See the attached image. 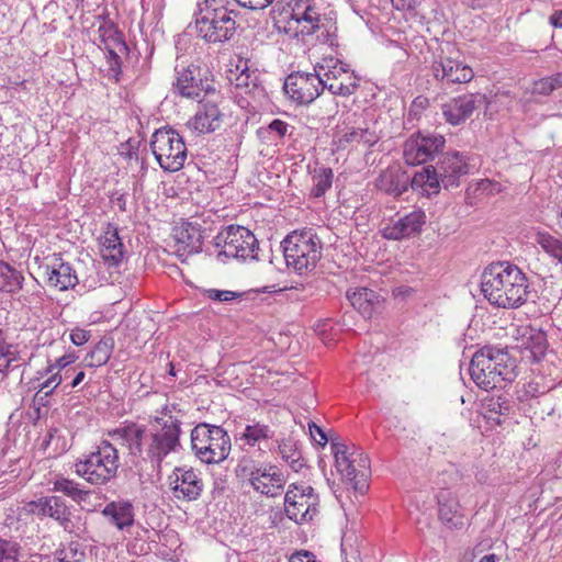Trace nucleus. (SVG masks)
Masks as SVG:
<instances>
[{
	"label": "nucleus",
	"instance_id": "31",
	"mask_svg": "<svg viewBox=\"0 0 562 562\" xmlns=\"http://www.w3.org/2000/svg\"><path fill=\"white\" fill-rule=\"evenodd\" d=\"M274 437V430L268 424L259 420H250L239 435L243 446L256 447L259 449L261 445H267Z\"/></svg>",
	"mask_w": 562,
	"mask_h": 562
},
{
	"label": "nucleus",
	"instance_id": "34",
	"mask_svg": "<svg viewBox=\"0 0 562 562\" xmlns=\"http://www.w3.org/2000/svg\"><path fill=\"white\" fill-rule=\"evenodd\" d=\"M102 513L121 530L131 527L134 522V508L128 502L109 503Z\"/></svg>",
	"mask_w": 562,
	"mask_h": 562
},
{
	"label": "nucleus",
	"instance_id": "55",
	"mask_svg": "<svg viewBox=\"0 0 562 562\" xmlns=\"http://www.w3.org/2000/svg\"><path fill=\"white\" fill-rule=\"evenodd\" d=\"M308 429H310L312 439L317 445L325 446L327 443V441H328L327 436H326L325 431L319 426H317L315 423H310Z\"/></svg>",
	"mask_w": 562,
	"mask_h": 562
},
{
	"label": "nucleus",
	"instance_id": "36",
	"mask_svg": "<svg viewBox=\"0 0 562 562\" xmlns=\"http://www.w3.org/2000/svg\"><path fill=\"white\" fill-rule=\"evenodd\" d=\"M20 360L19 346L9 342L7 333L0 328V379H2L10 369L19 367Z\"/></svg>",
	"mask_w": 562,
	"mask_h": 562
},
{
	"label": "nucleus",
	"instance_id": "48",
	"mask_svg": "<svg viewBox=\"0 0 562 562\" xmlns=\"http://www.w3.org/2000/svg\"><path fill=\"white\" fill-rule=\"evenodd\" d=\"M78 359L75 351L66 352L65 355L60 356L59 358L55 359L54 362L50 360L47 361V366L45 368V372L49 373L52 371L59 372L67 368L68 366L72 364Z\"/></svg>",
	"mask_w": 562,
	"mask_h": 562
},
{
	"label": "nucleus",
	"instance_id": "51",
	"mask_svg": "<svg viewBox=\"0 0 562 562\" xmlns=\"http://www.w3.org/2000/svg\"><path fill=\"white\" fill-rule=\"evenodd\" d=\"M8 273L5 274V283L3 284V289L7 292L14 293L22 288V282L24 280L23 276L13 269L7 267Z\"/></svg>",
	"mask_w": 562,
	"mask_h": 562
},
{
	"label": "nucleus",
	"instance_id": "49",
	"mask_svg": "<svg viewBox=\"0 0 562 562\" xmlns=\"http://www.w3.org/2000/svg\"><path fill=\"white\" fill-rule=\"evenodd\" d=\"M204 295L215 302H232L241 297L243 294L231 290L206 289Z\"/></svg>",
	"mask_w": 562,
	"mask_h": 562
},
{
	"label": "nucleus",
	"instance_id": "43",
	"mask_svg": "<svg viewBox=\"0 0 562 562\" xmlns=\"http://www.w3.org/2000/svg\"><path fill=\"white\" fill-rule=\"evenodd\" d=\"M532 334L529 336L527 341L525 342V351L528 352L526 357L530 358L532 361H540L547 350V338L543 331L540 330H531Z\"/></svg>",
	"mask_w": 562,
	"mask_h": 562
},
{
	"label": "nucleus",
	"instance_id": "32",
	"mask_svg": "<svg viewBox=\"0 0 562 562\" xmlns=\"http://www.w3.org/2000/svg\"><path fill=\"white\" fill-rule=\"evenodd\" d=\"M347 64L337 57L325 56L319 63L314 66V71L317 77L322 79V89L329 91V83L335 86L337 79L340 78L339 74L344 70Z\"/></svg>",
	"mask_w": 562,
	"mask_h": 562
},
{
	"label": "nucleus",
	"instance_id": "2",
	"mask_svg": "<svg viewBox=\"0 0 562 562\" xmlns=\"http://www.w3.org/2000/svg\"><path fill=\"white\" fill-rule=\"evenodd\" d=\"M481 291L494 306L517 308L528 300L529 284L520 268L508 261H499L484 269Z\"/></svg>",
	"mask_w": 562,
	"mask_h": 562
},
{
	"label": "nucleus",
	"instance_id": "61",
	"mask_svg": "<svg viewBox=\"0 0 562 562\" xmlns=\"http://www.w3.org/2000/svg\"><path fill=\"white\" fill-rule=\"evenodd\" d=\"M85 378H86V373L82 370L78 371L70 383V387L75 389L78 385H80V383L85 380Z\"/></svg>",
	"mask_w": 562,
	"mask_h": 562
},
{
	"label": "nucleus",
	"instance_id": "28",
	"mask_svg": "<svg viewBox=\"0 0 562 562\" xmlns=\"http://www.w3.org/2000/svg\"><path fill=\"white\" fill-rule=\"evenodd\" d=\"M439 518L448 528L463 526V512L457 497L448 490L441 491L438 496Z\"/></svg>",
	"mask_w": 562,
	"mask_h": 562
},
{
	"label": "nucleus",
	"instance_id": "5",
	"mask_svg": "<svg viewBox=\"0 0 562 562\" xmlns=\"http://www.w3.org/2000/svg\"><path fill=\"white\" fill-rule=\"evenodd\" d=\"M226 0H204L195 13L194 30L206 43L229 41L236 31V13Z\"/></svg>",
	"mask_w": 562,
	"mask_h": 562
},
{
	"label": "nucleus",
	"instance_id": "52",
	"mask_svg": "<svg viewBox=\"0 0 562 562\" xmlns=\"http://www.w3.org/2000/svg\"><path fill=\"white\" fill-rule=\"evenodd\" d=\"M552 91H554V86L550 77H544L533 82L532 93L549 95Z\"/></svg>",
	"mask_w": 562,
	"mask_h": 562
},
{
	"label": "nucleus",
	"instance_id": "1",
	"mask_svg": "<svg viewBox=\"0 0 562 562\" xmlns=\"http://www.w3.org/2000/svg\"><path fill=\"white\" fill-rule=\"evenodd\" d=\"M186 415L183 404L166 401L155 411L149 430L145 426L130 424L116 428L110 436L126 446L131 454L149 461L153 468L159 469L167 456L181 449V425Z\"/></svg>",
	"mask_w": 562,
	"mask_h": 562
},
{
	"label": "nucleus",
	"instance_id": "38",
	"mask_svg": "<svg viewBox=\"0 0 562 562\" xmlns=\"http://www.w3.org/2000/svg\"><path fill=\"white\" fill-rule=\"evenodd\" d=\"M52 491L56 493H61L65 496L71 498L76 503L83 502L88 496V492L81 488L78 482L61 475L57 476L53 481Z\"/></svg>",
	"mask_w": 562,
	"mask_h": 562
},
{
	"label": "nucleus",
	"instance_id": "56",
	"mask_svg": "<svg viewBox=\"0 0 562 562\" xmlns=\"http://www.w3.org/2000/svg\"><path fill=\"white\" fill-rule=\"evenodd\" d=\"M237 3L250 10H262L270 5L273 0H236Z\"/></svg>",
	"mask_w": 562,
	"mask_h": 562
},
{
	"label": "nucleus",
	"instance_id": "53",
	"mask_svg": "<svg viewBox=\"0 0 562 562\" xmlns=\"http://www.w3.org/2000/svg\"><path fill=\"white\" fill-rule=\"evenodd\" d=\"M90 336H91L90 330L79 328V327L71 329L70 335H69L70 340L75 346L85 345L89 340Z\"/></svg>",
	"mask_w": 562,
	"mask_h": 562
},
{
	"label": "nucleus",
	"instance_id": "35",
	"mask_svg": "<svg viewBox=\"0 0 562 562\" xmlns=\"http://www.w3.org/2000/svg\"><path fill=\"white\" fill-rule=\"evenodd\" d=\"M440 175L432 166L423 168L422 171L416 172L411 180L413 189H420L422 193L430 196L437 194L440 188Z\"/></svg>",
	"mask_w": 562,
	"mask_h": 562
},
{
	"label": "nucleus",
	"instance_id": "42",
	"mask_svg": "<svg viewBox=\"0 0 562 562\" xmlns=\"http://www.w3.org/2000/svg\"><path fill=\"white\" fill-rule=\"evenodd\" d=\"M279 451L282 459L290 465V468L299 472L304 465V459L301 450L297 448L296 442L292 440H282L279 443Z\"/></svg>",
	"mask_w": 562,
	"mask_h": 562
},
{
	"label": "nucleus",
	"instance_id": "21",
	"mask_svg": "<svg viewBox=\"0 0 562 562\" xmlns=\"http://www.w3.org/2000/svg\"><path fill=\"white\" fill-rule=\"evenodd\" d=\"M426 224V214L423 210H414L396 220H391L381 229L385 239L402 240L418 235Z\"/></svg>",
	"mask_w": 562,
	"mask_h": 562
},
{
	"label": "nucleus",
	"instance_id": "20",
	"mask_svg": "<svg viewBox=\"0 0 562 562\" xmlns=\"http://www.w3.org/2000/svg\"><path fill=\"white\" fill-rule=\"evenodd\" d=\"M175 498L180 501H196L203 491L200 473L192 468H176L169 476Z\"/></svg>",
	"mask_w": 562,
	"mask_h": 562
},
{
	"label": "nucleus",
	"instance_id": "57",
	"mask_svg": "<svg viewBox=\"0 0 562 562\" xmlns=\"http://www.w3.org/2000/svg\"><path fill=\"white\" fill-rule=\"evenodd\" d=\"M268 130L272 133H276L279 138H282L288 133L289 124L284 121L276 119L268 125Z\"/></svg>",
	"mask_w": 562,
	"mask_h": 562
},
{
	"label": "nucleus",
	"instance_id": "63",
	"mask_svg": "<svg viewBox=\"0 0 562 562\" xmlns=\"http://www.w3.org/2000/svg\"><path fill=\"white\" fill-rule=\"evenodd\" d=\"M114 203L119 206V209H120L121 211H125V206H126V199H125V196H124V195H120V196H117V198L115 199V202H114Z\"/></svg>",
	"mask_w": 562,
	"mask_h": 562
},
{
	"label": "nucleus",
	"instance_id": "19",
	"mask_svg": "<svg viewBox=\"0 0 562 562\" xmlns=\"http://www.w3.org/2000/svg\"><path fill=\"white\" fill-rule=\"evenodd\" d=\"M442 186L448 189L457 187L461 176L472 173L477 169L475 159L460 153L447 154L436 168Z\"/></svg>",
	"mask_w": 562,
	"mask_h": 562
},
{
	"label": "nucleus",
	"instance_id": "39",
	"mask_svg": "<svg viewBox=\"0 0 562 562\" xmlns=\"http://www.w3.org/2000/svg\"><path fill=\"white\" fill-rule=\"evenodd\" d=\"M535 241L554 261L562 265V239L544 231H537Z\"/></svg>",
	"mask_w": 562,
	"mask_h": 562
},
{
	"label": "nucleus",
	"instance_id": "13",
	"mask_svg": "<svg viewBox=\"0 0 562 562\" xmlns=\"http://www.w3.org/2000/svg\"><path fill=\"white\" fill-rule=\"evenodd\" d=\"M237 471L248 477L254 490L262 495L274 497L283 488L284 477L276 465L257 464L249 458L243 457L238 462Z\"/></svg>",
	"mask_w": 562,
	"mask_h": 562
},
{
	"label": "nucleus",
	"instance_id": "10",
	"mask_svg": "<svg viewBox=\"0 0 562 562\" xmlns=\"http://www.w3.org/2000/svg\"><path fill=\"white\" fill-rule=\"evenodd\" d=\"M151 151L159 164L167 172L180 170L187 159V146L182 136L172 128L157 130L150 140Z\"/></svg>",
	"mask_w": 562,
	"mask_h": 562
},
{
	"label": "nucleus",
	"instance_id": "23",
	"mask_svg": "<svg viewBox=\"0 0 562 562\" xmlns=\"http://www.w3.org/2000/svg\"><path fill=\"white\" fill-rule=\"evenodd\" d=\"M175 252L186 261L190 255L202 250V231L200 225L183 222L173 228Z\"/></svg>",
	"mask_w": 562,
	"mask_h": 562
},
{
	"label": "nucleus",
	"instance_id": "50",
	"mask_svg": "<svg viewBox=\"0 0 562 562\" xmlns=\"http://www.w3.org/2000/svg\"><path fill=\"white\" fill-rule=\"evenodd\" d=\"M105 52H106V63L109 65L108 76H109V78H112L117 81L120 79V75H121V58L119 56V53H121V52L114 50V49H110V50H105Z\"/></svg>",
	"mask_w": 562,
	"mask_h": 562
},
{
	"label": "nucleus",
	"instance_id": "40",
	"mask_svg": "<svg viewBox=\"0 0 562 562\" xmlns=\"http://www.w3.org/2000/svg\"><path fill=\"white\" fill-rule=\"evenodd\" d=\"M311 177L313 182L311 195L313 198L323 196L331 188L334 173L330 168L316 166L311 171Z\"/></svg>",
	"mask_w": 562,
	"mask_h": 562
},
{
	"label": "nucleus",
	"instance_id": "44",
	"mask_svg": "<svg viewBox=\"0 0 562 562\" xmlns=\"http://www.w3.org/2000/svg\"><path fill=\"white\" fill-rule=\"evenodd\" d=\"M85 551L78 542H70L59 548L54 555V562H83Z\"/></svg>",
	"mask_w": 562,
	"mask_h": 562
},
{
	"label": "nucleus",
	"instance_id": "14",
	"mask_svg": "<svg viewBox=\"0 0 562 562\" xmlns=\"http://www.w3.org/2000/svg\"><path fill=\"white\" fill-rule=\"evenodd\" d=\"M338 143L342 146L362 145L372 147L380 140L375 124L369 122L361 112H344L338 125Z\"/></svg>",
	"mask_w": 562,
	"mask_h": 562
},
{
	"label": "nucleus",
	"instance_id": "25",
	"mask_svg": "<svg viewBox=\"0 0 562 562\" xmlns=\"http://www.w3.org/2000/svg\"><path fill=\"white\" fill-rule=\"evenodd\" d=\"M483 101L484 95L481 93L459 95L442 105L443 116L451 125H459L470 117Z\"/></svg>",
	"mask_w": 562,
	"mask_h": 562
},
{
	"label": "nucleus",
	"instance_id": "60",
	"mask_svg": "<svg viewBox=\"0 0 562 562\" xmlns=\"http://www.w3.org/2000/svg\"><path fill=\"white\" fill-rule=\"evenodd\" d=\"M550 23L554 27H562V11H557L550 16Z\"/></svg>",
	"mask_w": 562,
	"mask_h": 562
},
{
	"label": "nucleus",
	"instance_id": "30",
	"mask_svg": "<svg viewBox=\"0 0 562 562\" xmlns=\"http://www.w3.org/2000/svg\"><path fill=\"white\" fill-rule=\"evenodd\" d=\"M409 177L398 167H391L384 170L375 181L379 190L395 196L407 191Z\"/></svg>",
	"mask_w": 562,
	"mask_h": 562
},
{
	"label": "nucleus",
	"instance_id": "64",
	"mask_svg": "<svg viewBox=\"0 0 562 562\" xmlns=\"http://www.w3.org/2000/svg\"><path fill=\"white\" fill-rule=\"evenodd\" d=\"M497 557L495 554L484 555L479 562H496Z\"/></svg>",
	"mask_w": 562,
	"mask_h": 562
},
{
	"label": "nucleus",
	"instance_id": "59",
	"mask_svg": "<svg viewBox=\"0 0 562 562\" xmlns=\"http://www.w3.org/2000/svg\"><path fill=\"white\" fill-rule=\"evenodd\" d=\"M396 10L411 11L416 8V0H391Z\"/></svg>",
	"mask_w": 562,
	"mask_h": 562
},
{
	"label": "nucleus",
	"instance_id": "11",
	"mask_svg": "<svg viewBox=\"0 0 562 562\" xmlns=\"http://www.w3.org/2000/svg\"><path fill=\"white\" fill-rule=\"evenodd\" d=\"M172 87L179 95L193 100L215 91L206 71L199 65L188 63L183 56H178L176 59Z\"/></svg>",
	"mask_w": 562,
	"mask_h": 562
},
{
	"label": "nucleus",
	"instance_id": "26",
	"mask_svg": "<svg viewBox=\"0 0 562 562\" xmlns=\"http://www.w3.org/2000/svg\"><path fill=\"white\" fill-rule=\"evenodd\" d=\"M222 113L213 101L200 102L198 111L188 121L187 127L196 134H206L220 128Z\"/></svg>",
	"mask_w": 562,
	"mask_h": 562
},
{
	"label": "nucleus",
	"instance_id": "41",
	"mask_svg": "<svg viewBox=\"0 0 562 562\" xmlns=\"http://www.w3.org/2000/svg\"><path fill=\"white\" fill-rule=\"evenodd\" d=\"M114 342L112 338L101 339L92 350L86 356L85 361L88 367L98 368L105 364L113 352Z\"/></svg>",
	"mask_w": 562,
	"mask_h": 562
},
{
	"label": "nucleus",
	"instance_id": "6",
	"mask_svg": "<svg viewBox=\"0 0 562 562\" xmlns=\"http://www.w3.org/2000/svg\"><path fill=\"white\" fill-rule=\"evenodd\" d=\"M288 268L299 274L314 270L322 258V243L313 229L294 231L282 241Z\"/></svg>",
	"mask_w": 562,
	"mask_h": 562
},
{
	"label": "nucleus",
	"instance_id": "54",
	"mask_svg": "<svg viewBox=\"0 0 562 562\" xmlns=\"http://www.w3.org/2000/svg\"><path fill=\"white\" fill-rule=\"evenodd\" d=\"M486 406L491 413H495L497 415H505L509 413L508 403L505 401L501 402V397L488 400Z\"/></svg>",
	"mask_w": 562,
	"mask_h": 562
},
{
	"label": "nucleus",
	"instance_id": "62",
	"mask_svg": "<svg viewBox=\"0 0 562 562\" xmlns=\"http://www.w3.org/2000/svg\"><path fill=\"white\" fill-rule=\"evenodd\" d=\"M550 80L552 81V85L554 86V90L562 88V72H558V74L550 76Z\"/></svg>",
	"mask_w": 562,
	"mask_h": 562
},
{
	"label": "nucleus",
	"instance_id": "18",
	"mask_svg": "<svg viewBox=\"0 0 562 562\" xmlns=\"http://www.w3.org/2000/svg\"><path fill=\"white\" fill-rule=\"evenodd\" d=\"M431 74L445 85L467 83L474 78L473 69L463 60L440 54L431 63Z\"/></svg>",
	"mask_w": 562,
	"mask_h": 562
},
{
	"label": "nucleus",
	"instance_id": "24",
	"mask_svg": "<svg viewBox=\"0 0 562 562\" xmlns=\"http://www.w3.org/2000/svg\"><path fill=\"white\" fill-rule=\"evenodd\" d=\"M49 286L59 291L72 289L78 283V277L69 262L54 255L41 267Z\"/></svg>",
	"mask_w": 562,
	"mask_h": 562
},
{
	"label": "nucleus",
	"instance_id": "12",
	"mask_svg": "<svg viewBox=\"0 0 562 562\" xmlns=\"http://www.w3.org/2000/svg\"><path fill=\"white\" fill-rule=\"evenodd\" d=\"M222 249L218 257L239 260H258L259 245L252 232L244 226L231 225L216 237Z\"/></svg>",
	"mask_w": 562,
	"mask_h": 562
},
{
	"label": "nucleus",
	"instance_id": "8",
	"mask_svg": "<svg viewBox=\"0 0 562 562\" xmlns=\"http://www.w3.org/2000/svg\"><path fill=\"white\" fill-rule=\"evenodd\" d=\"M330 450L340 479L356 492L363 493L370 475L368 456L360 448L342 442H331Z\"/></svg>",
	"mask_w": 562,
	"mask_h": 562
},
{
	"label": "nucleus",
	"instance_id": "7",
	"mask_svg": "<svg viewBox=\"0 0 562 562\" xmlns=\"http://www.w3.org/2000/svg\"><path fill=\"white\" fill-rule=\"evenodd\" d=\"M119 465L117 449L103 440L93 451L75 463V471L88 483L103 485L116 476Z\"/></svg>",
	"mask_w": 562,
	"mask_h": 562
},
{
	"label": "nucleus",
	"instance_id": "45",
	"mask_svg": "<svg viewBox=\"0 0 562 562\" xmlns=\"http://www.w3.org/2000/svg\"><path fill=\"white\" fill-rule=\"evenodd\" d=\"M236 71L239 74L229 80L235 82L236 88L245 89L246 91H250L251 88L257 86V75L255 71H250L246 65V63H240L236 66Z\"/></svg>",
	"mask_w": 562,
	"mask_h": 562
},
{
	"label": "nucleus",
	"instance_id": "9",
	"mask_svg": "<svg viewBox=\"0 0 562 562\" xmlns=\"http://www.w3.org/2000/svg\"><path fill=\"white\" fill-rule=\"evenodd\" d=\"M191 446L196 458L206 464L224 461L232 447L231 438L223 427L206 423L192 429Z\"/></svg>",
	"mask_w": 562,
	"mask_h": 562
},
{
	"label": "nucleus",
	"instance_id": "46",
	"mask_svg": "<svg viewBox=\"0 0 562 562\" xmlns=\"http://www.w3.org/2000/svg\"><path fill=\"white\" fill-rule=\"evenodd\" d=\"M0 562H24L21 547L16 542L0 538Z\"/></svg>",
	"mask_w": 562,
	"mask_h": 562
},
{
	"label": "nucleus",
	"instance_id": "16",
	"mask_svg": "<svg viewBox=\"0 0 562 562\" xmlns=\"http://www.w3.org/2000/svg\"><path fill=\"white\" fill-rule=\"evenodd\" d=\"M286 97L296 105H308L322 93V79L316 72H292L284 81Z\"/></svg>",
	"mask_w": 562,
	"mask_h": 562
},
{
	"label": "nucleus",
	"instance_id": "47",
	"mask_svg": "<svg viewBox=\"0 0 562 562\" xmlns=\"http://www.w3.org/2000/svg\"><path fill=\"white\" fill-rule=\"evenodd\" d=\"M40 374L43 381L38 383L37 392L43 393L45 396L52 394L63 381V375L59 372L52 371L46 373L44 369L42 372H40Z\"/></svg>",
	"mask_w": 562,
	"mask_h": 562
},
{
	"label": "nucleus",
	"instance_id": "58",
	"mask_svg": "<svg viewBox=\"0 0 562 562\" xmlns=\"http://www.w3.org/2000/svg\"><path fill=\"white\" fill-rule=\"evenodd\" d=\"M289 562H319V561L316 559L314 553H312L310 551H297L290 557Z\"/></svg>",
	"mask_w": 562,
	"mask_h": 562
},
{
	"label": "nucleus",
	"instance_id": "27",
	"mask_svg": "<svg viewBox=\"0 0 562 562\" xmlns=\"http://www.w3.org/2000/svg\"><path fill=\"white\" fill-rule=\"evenodd\" d=\"M100 254L108 267H117L124 257V245L119 236L117 227L108 223L99 238Z\"/></svg>",
	"mask_w": 562,
	"mask_h": 562
},
{
	"label": "nucleus",
	"instance_id": "15",
	"mask_svg": "<svg viewBox=\"0 0 562 562\" xmlns=\"http://www.w3.org/2000/svg\"><path fill=\"white\" fill-rule=\"evenodd\" d=\"M319 497L311 485L291 484L284 496V510L289 519L303 524L318 514Z\"/></svg>",
	"mask_w": 562,
	"mask_h": 562
},
{
	"label": "nucleus",
	"instance_id": "37",
	"mask_svg": "<svg viewBox=\"0 0 562 562\" xmlns=\"http://www.w3.org/2000/svg\"><path fill=\"white\" fill-rule=\"evenodd\" d=\"M340 78L337 79L336 85L329 83V92L334 95L349 97L353 94L359 87V77L355 74L350 66L347 64L344 70L339 74Z\"/></svg>",
	"mask_w": 562,
	"mask_h": 562
},
{
	"label": "nucleus",
	"instance_id": "29",
	"mask_svg": "<svg viewBox=\"0 0 562 562\" xmlns=\"http://www.w3.org/2000/svg\"><path fill=\"white\" fill-rule=\"evenodd\" d=\"M347 299L364 318H371L381 304V296L368 288L347 291Z\"/></svg>",
	"mask_w": 562,
	"mask_h": 562
},
{
	"label": "nucleus",
	"instance_id": "17",
	"mask_svg": "<svg viewBox=\"0 0 562 562\" xmlns=\"http://www.w3.org/2000/svg\"><path fill=\"white\" fill-rule=\"evenodd\" d=\"M445 143V137L439 134L419 132L404 143L403 158L411 166L425 164L442 150Z\"/></svg>",
	"mask_w": 562,
	"mask_h": 562
},
{
	"label": "nucleus",
	"instance_id": "33",
	"mask_svg": "<svg viewBox=\"0 0 562 562\" xmlns=\"http://www.w3.org/2000/svg\"><path fill=\"white\" fill-rule=\"evenodd\" d=\"M99 20L100 24L98 26V40L100 44L103 45L104 49L125 52L127 47L115 24L105 18L100 16Z\"/></svg>",
	"mask_w": 562,
	"mask_h": 562
},
{
	"label": "nucleus",
	"instance_id": "4",
	"mask_svg": "<svg viewBox=\"0 0 562 562\" xmlns=\"http://www.w3.org/2000/svg\"><path fill=\"white\" fill-rule=\"evenodd\" d=\"M469 371L473 382L485 391L502 387L516 378L515 361L508 352L493 347L477 350L472 357Z\"/></svg>",
	"mask_w": 562,
	"mask_h": 562
},
{
	"label": "nucleus",
	"instance_id": "22",
	"mask_svg": "<svg viewBox=\"0 0 562 562\" xmlns=\"http://www.w3.org/2000/svg\"><path fill=\"white\" fill-rule=\"evenodd\" d=\"M33 512L40 516L49 517L67 532H75L71 510L59 496H44L32 503Z\"/></svg>",
	"mask_w": 562,
	"mask_h": 562
},
{
	"label": "nucleus",
	"instance_id": "3",
	"mask_svg": "<svg viewBox=\"0 0 562 562\" xmlns=\"http://www.w3.org/2000/svg\"><path fill=\"white\" fill-rule=\"evenodd\" d=\"M289 31L294 37L315 36L316 41L333 47L336 45V22L324 12L323 0H290Z\"/></svg>",
	"mask_w": 562,
	"mask_h": 562
}]
</instances>
